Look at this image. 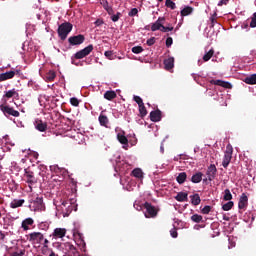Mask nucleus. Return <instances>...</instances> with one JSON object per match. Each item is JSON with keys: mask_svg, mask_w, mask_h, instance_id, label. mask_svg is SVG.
<instances>
[{"mask_svg": "<svg viewBox=\"0 0 256 256\" xmlns=\"http://www.w3.org/2000/svg\"><path fill=\"white\" fill-rule=\"evenodd\" d=\"M54 206L56 208V217L61 219V217H69V214L73 211L74 200H66L65 198H56L54 199Z\"/></svg>", "mask_w": 256, "mask_h": 256, "instance_id": "f257e3e1", "label": "nucleus"}, {"mask_svg": "<svg viewBox=\"0 0 256 256\" xmlns=\"http://www.w3.org/2000/svg\"><path fill=\"white\" fill-rule=\"evenodd\" d=\"M143 213L147 219H154V217H157V213H159V209H157V207L151 205V203L145 202L144 208H143Z\"/></svg>", "mask_w": 256, "mask_h": 256, "instance_id": "f03ea898", "label": "nucleus"}, {"mask_svg": "<svg viewBox=\"0 0 256 256\" xmlns=\"http://www.w3.org/2000/svg\"><path fill=\"white\" fill-rule=\"evenodd\" d=\"M73 31V25L69 22L63 23L58 27V35L62 41L67 39V35Z\"/></svg>", "mask_w": 256, "mask_h": 256, "instance_id": "7ed1b4c3", "label": "nucleus"}, {"mask_svg": "<svg viewBox=\"0 0 256 256\" xmlns=\"http://www.w3.org/2000/svg\"><path fill=\"white\" fill-rule=\"evenodd\" d=\"M116 137L119 143H121L123 149H127L129 147V140L127 139V136H125V131H123L121 128L117 127L115 129Z\"/></svg>", "mask_w": 256, "mask_h": 256, "instance_id": "20e7f679", "label": "nucleus"}, {"mask_svg": "<svg viewBox=\"0 0 256 256\" xmlns=\"http://www.w3.org/2000/svg\"><path fill=\"white\" fill-rule=\"evenodd\" d=\"M30 211L35 213L39 211H45V204H43V198H36L34 201L29 204Z\"/></svg>", "mask_w": 256, "mask_h": 256, "instance_id": "39448f33", "label": "nucleus"}, {"mask_svg": "<svg viewBox=\"0 0 256 256\" xmlns=\"http://www.w3.org/2000/svg\"><path fill=\"white\" fill-rule=\"evenodd\" d=\"M92 51H93V45L90 44L84 49L76 52L74 54V57L75 59H85V57H87V55H90Z\"/></svg>", "mask_w": 256, "mask_h": 256, "instance_id": "423d86ee", "label": "nucleus"}, {"mask_svg": "<svg viewBox=\"0 0 256 256\" xmlns=\"http://www.w3.org/2000/svg\"><path fill=\"white\" fill-rule=\"evenodd\" d=\"M248 205H249V198L247 197V194L243 193L240 196V199L238 202L239 211H245Z\"/></svg>", "mask_w": 256, "mask_h": 256, "instance_id": "0eeeda50", "label": "nucleus"}, {"mask_svg": "<svg viewBox=\"0 0 256 256\" xmlns=\"http://www.w3.org/2000/svg\"><path fill=\"white\" fill-rule=\"evenodd\" d=\"M85 41V36L83 35H77V36H71L68 39V42L70 45H81Z\"/></svg>", "mask_w": 256, "mask_h": 256, "instance_id": "6e6552de", "label": "nucleus"}, {"mask_svg": "<svg viewBox=\"0 0 256 256\" xmlns=\"http://www.w3.org/2000/svg\"><path fill=\"white\" fill-rule=\"evenodd\" d=\"M232 157H233V151L227 150L224 154V158L222 161V165H223L224 169H227V167H229V163H231Z\"/></svg>", "mask_w": 256, "mask_h": 256, "instance_id": "1a4fd4ad", "label": "nucleus"}, {"mask_svg": "<svg viewBox=\"0 0 256 256\" xmlns=\"http://www.w3.org/2000/svg\"><path fill=\"white\" fill-rule=\"evenodd\" d=\"M206 175L208 177V181H213V179H215V176L217 175V167H215V164L208 167Z\"/></svg>", "mask_w": 256, "mask_h": 256, "instance_id": "9d476101", "label": "nucleus"}, {"mask_svg": "<svg viewBox=\"0 0 256 256\" xmlns=\"http://www.w3.org/2000/svg\"><path fill=\"white\" fill-rule=\"evenodd\" d=\"M0 109L1 111H3L5 115H12L13 117H19V111L14 110L9 106H0Z\"/></svg>", "mask_w": 256, "mask_h": 256, "instance_id": "9b49d317", "label": "nucleus"}, {"mask_svg": "<svg viewBox=\"0 0 256 256\" xmlns=\"http://www.w3.org/2000/svg\"><path fill=\"white\" fill-rule=\"evenodd\" d=\"M24 179L26 183H28L30 189H31V185H35V183H37V178H35V175H33V172H26L24 175Z\"/></svg>", "mask_w": 256, "mask_h": 256, "instance_id": "f8f14e48", "label": "nucleus"}, {"mask_svg": "<svg viewBox=\"0 0 256 256\" xmlns=\"http://www.w3.org/2000/svg\"><path fill=\"white\" fill-rule=\"evenodd\" d=\"M165 23V17H159L157 21H155L151 25V31H161L162 25Z\"/></svg>", "mask_w": 256, "mask_h": 256, "instance_id": "ddd939ff", "label": "nucleus"}, {"mask_svg": "<svg viewBox=\"0 0 256 256\" xmlns=\"http://www.w3.org/2000/svg\"><path fill=\"white\" fill-rule=\"evenodd\" d=\"M65 235H67V229H65V228L54 229L53 237L55 239H63V237H65Z\"/></svg>", "mask_w": 256, "mask_h": 256, "instance_id": "4468645a", "label": "nucleus"}, {"mask_svg": "<svg viewBox=\"0 0 256 256\" xmlns=\"http://www.w3.org/2000/svg\"><path fill=\"white\" fill-rule=\"evenodd\" d=\"M34 127L40 132L47 131V123L43 122V120L36 119L34 122Z\"/></svg>", "mask_w": 256, "mask_h": 256, "instance_id": "2eb2a0df", "label": "nucleus"}, {"mask_svg": "<svg viewBox=\"0 0 256 256\" xmlns=\"http://www.w3.org/2000/svg\"><path fill=\"white\" fill-rule=\"evenodd\" d=\"M164 66L167 71L173 69V67H175V58L169 57L168 59H165Z\"/></svg>", "mask_w": 256, "mask_h": 256, "instance_id": "dca6fc26", "label": "nucleus"}, {"mask_svg": "<svg viewBox=\"0 0 256 256\" xmlns=\"http://www.w3.org/2000/svg\"><path fill=\"white\" fill-rule=\"evenodd\" d=\"M15 77V71L11 70L0 74V81H7V79H13Z\"/></svg>", "mask_w": 256, "mask_h": 256, "instance_id": "f3484780", "label": "nucleus"}, {"mask_svg": "<svg viewBox=\"0 0 256 256\" xmlns=\"http://www.w3.org/2000/svg\"><path fill=\"white\" fill-rule=\"evenodd\" d=\"M189 197V194L187 192H179L174 199L178 201L179 203H183L184 201H187Z\"/></svg>", "mask_w": 256, "mask_h": 256, "instance_id": "a211bd4d", "label": "nucleus"}, {"mask_svg": "<svg viewBox=\"0 0 256 256\" xmlns=\"http://www.w3.org/2000/svg\"><path fill=\"white\" fill-rule=\"evenodd\" d=\"M150 119L154 123H157L158 121H161V112L159 110L152 111L150 113Z\"/></svg>", "mask_w": 256, "mask_h": 256, "instance_id": "6ab92c4d", "label": "nucleus"}, {"mask_svg": "<svg viewBox=\"0 0 256 256\" xmlns=\"http://www.w3.org/2000/svg\"><path fill=\"white\" fill-rule=\"evenodd\" d=\"M23 203H25L24 199H14L10 203L11 209H17V207H23Z\"/></svg>", "mask_w": 256, "mask_h": 256, "instance_id": "aec40b11", "label": "nucleus"}, {"mask_svg": "<svg viewBox=\"0 0 256 256\" xmlns=\"http://www.w3.org/2000/svg\"><path fill=\"white\" fill-rule=\"evenodd\" d=\"M30 241H43L44 237L43 234L40 232H33L29 235Z\"/></svg>", "mask_w": 256, "mask_h": 256, "instance_id": "412c9836", "label": "nucleus"}, {"mask_svg": "<svg viewBox=\"0 0 256 256\" xmlns=\"http://www.w3.org/2000/svg\"><path fill=\"white\" fill-rule=\"evenodd\" d=\"M211 83L213 85H218L219 87H224L225 89H229V87H231V83L222 80H212Z\"/></svg>", "mask_w": 256, "mask_h": 256, "instance_id": "4be33fe9", "label": "nucleus"}, {"mask_svg": "<svg viewBox=\"0 0 256 256\" xmlns=\"http://www.w3.org/2000/svg\"><path fill=\"white\" fill-rule=\"evenodd\" d=\"M132 175L133 177H135L136 179H139L140 181H143V170H141L140 168H135L132 171Z\"/></svg>", "mask_w": 256, "mask_h": 256, "instance_id": "5701e85b", "label": "nucleus"}, {"mask_svg": "<svg viewBox=\"0 0 256 256\" xmlns=\"http://www.w3.org/2000/svg\"><path fill=\"white\" fill-rule=\"evenodd\" d=\"M191 181L192 183H201V181H203V173L197 172L196 174L192 175Z\"/></svg>", "mask_w": 256, "mask_h": 256, "instance_id": "b1692460", "label": "nucleus"}, {"mask_svg": "<svg viewBox=\"0 0 256 256\" xmlns=\"http://www.w3.org/2000/svg\"><path fill=\"white\" fill-rule=\"evenodd\" d=\"M176 181L177 183H179V185H183V183L187 181V173L185 172L179 173L178 176L176 177Z\"/></svg>", "mask_w": 256, "mask_h": 256, "instance_id": "393cba45", "label": "nucleus"}, {"mask_svg": "<svg viewBox=\"0 0 256 256\" xmlns=\"http://www.w3.org/2000/svg\"><path fill=\"white\" fill-rule=\"evenodd\" d=\"M115 97H117V93H115V91H113V90L106 91L104 93V99H107V101H113V99H115Z\"/></svg>", "mask_w": 256, "mask_h": 256, "instance_id": "a878e982", "label": "nucleus"}, {"mask_svg": "<svg viewBox=\"0 0 256 256\" xmlns=\"http://www.w3.org/2000/svg\"><path fill=\"white\" fill-rule=\"evenodd\" d=\"M98 121L102 127H107V125H109V118L103 114L99 116Z\"/></svg>", "mask_w": 256, "mask_h": 256, "instance_id": "bb28decb", "label": "nucleus"}, {"mask_svg": "<svg viewBox=\"0 0 256 256\" xmlns=\"http://www.w3.org/2000/svg\"><path fill=\"white\" fill-rule=\"evenodd\" d=\"M190 201H191L192 205L197 206L201 203V197L199 196V194L191 195Z\"/></svg>", "mask_w": 256, "mask_h": 256, "instance_id": "cd10ccee", "label": "nucleus"}, {"mask_svg": "<svg viewBox=\"0 0 256 256\" xmlns=\"http://www.w3.org/2000/svg\"><path fill=\"white\" fill-rule=\"evenodd\" d=\"M191 13H193V7L191 6H186L181 10L182 17H187L188 15H191Z\"/></svg>", "mask_w": 256, "mask_h": 256, "instance_id": "c85d7f7f", "label": "nucleus"}, {"mask_svg": "<svg viewBox=\"0 0 256 256\" xmlns=\"http://www.w3.org/2000/svg\"><path fill=\"white\" fill-rule=\"evenodd\" d=\"M247 85H256V74H252L245 78Z\"/></svg>", "mask_w": 256, "mask_h": 256, "instance_id": "c756f323", "label": "nucleus"}, {"mask_svg": "<svg viewBox=\"0 0 256 256\" xmlns=\"http://www.w3.org/2000/svg\"><path fill=\"white\" fill-rule=\"evenodd\" d=\"M233 199V195L231 194V190L225 189L224 190V201H231Z\"/></svg>", "mask_w": 256, "mask_h": 256, "instance_id": "7c9ffc66", "label": "nucleus"}, {"mask_svg": "<svg viewBox=\"0 0 256 256\" xmlns=\"http://www.w3.org/2000/svg\"><path fill=\"white\" fill-rule=\"evenodd\" d=\"M215 53V51L213 49H210L208 52H206L203 56V61H209V59H211V57H213V54Z\"/></svg>", "mask_w": 256, "mask_h": 256, "instance_id": "2f4dec72", "label": "nucleus"}, {"mask_svg": "<svg viewBox=\"0 0 256 256\" xmlns=\"http://www.w3.org/2000/svg\"><path fill=\"white\" fill-rule=\"evenodd\" d=\"M223 211H231L233 209V201H229L222 205Z\"/></svg>", "mask_w": 256, "mask_h": 256, "instance_id": "473e14b6", "label": "nucleus"}, {"mask_svg": "<svg viewBox=\"0 0 256 256\" xmlns=\"http://www.w3.org/2000/svg\"><path fill=\"white\" fill-rule=\"evenodd\" d=\"M191 219H192L193 223H201V221H203V216L194 214L191 216Z\"/></svg>", "mask_w": 256, "mask_h": 256, "instance_id": "72a5a7b5", "label": "nucleus"}, {"mask_svg": "<svg viewBox=\"0 0 256 256\" xmlns=\"http://www.w3.org/2000/svg\"><path fill=\"white\" fill-rule=\"evenodd\" d=\"M56 74L55 71L50 70L47 74H46V79L47 81H53V79H55Z\"/></svg>", "mask_w": 256, "mask_h": 256, "instance_id": "f704fd0d", "label": "nucleus"}, {"mask_svg": "<svg viewBox=\"0 0 256 256\" xmlns=\"http://www.w3.org/2000/svg\"><path fill=\"white\" fill-rule=\"evenodd\" d=\"M15 95H17V92L15 91V89H12L7 91L4 97H6L7 99H11V97H15Z\"/></svg>", "mask_w": 256, "mask_h": 256, "instance_id": "c9c22d12", "label": "nucleus"}, {"mask_svg": "<svg viewBox=\"0 0 256 256\" xmlns=\"http://www.w3.org/2000/svg\"><path fill=\"white\" fill-rule=\"evenodd\" d=\"M139 113L141 117H145L147 115V109L145 108V104L143 103L142 105H139Z\"/></svg>", "mask_w": 256, "mask_h": 256, "instance_id": "e433bc0d", "label": "nucleus"}, {"mask_svg": "<svg viewBox=\"0 0 256 256\" xmlns=\"http://www.w3.org/2000/svg\"><path fill=\"white\" fill-rule=\"evenodd\" d=\"M160 31H162V33H169V31H173V26H171V25L164 26L162 24V27L160 28Z\"/></svg>", "mask_w": 256, "mask_h": 256, "instance_id": "4c0bfd02", "label": "nucleus"}, {"mask_svg": "<svg viewBox=\"0 0 256 256\" xmlns=\"http://www.w3.org/2000/svg\"><path fill=\"white\" fill-rule=\"evenodd\" d=\"M132 53H135V55H139V53H143V47H141V46H134L132 48Z\"/></svg>", "mask_w": 256, "mask_h": 256, "instance_id": "58836bf2", "label": "nucleus"}, {"mask_svg": "<svg viewBox=\"0 0 256 256\" xmlns=\"http://www.w3.org/2000/svg\"><path fill=\"white\" fill-rule=\"evenodd\" d=\"M216 17H217V13H214L210 17V27H215V24L217 23Z\"/></svg>", "mask_w": 256, "mask_h": 256, "instance_id": "ea45409f", "label": "nucleus"}, {"mask_svg": "<svg viewBox=\"0 0 256 256\" xmlns=\"http://www.w3.org/2000/svg\"><path fill=\"white\" fill-rule=\"evenodd\" d=\"M166 7H168L169 9H176V5L175 2H173L172 0H166Z\"/></svg>", "mask_w": 256, "mask_h": 256, "instance_id": "a19ab883", "label": "nucleus"}, {"mask_svg": "<svg viewBox=\"0 0 256 256\" xmlns=\"http://www.w3.org/2000/svg\"><path fill=\"white\" fill-rule=\"evenodd\" d=\"M144 205L145 204H141L139 202H134V208L136 209V211H143V208H144Z\"/></svg>", "mask_w": 256, "mask_h": 256, "instance_id": "79ce46f5", "label": "nucleus"}, {"mask_svg": "<svg viewBox=\"0 0 256 256\" xmlns=\"http://www.w3.org/2000/svg\"><path fill=\"white\" fill-rule=\"evenodd\" d=\"M104 55L106 59H109L110 61H113V59H115V57L113 56V51H105Z\"/></svg>", "mask_w": 256, "mask_h": 256, "instance_id": "37998d69", "label": "nucleus"}, {"mask_svg": "<svg viewBox=\"0 0 256 256\" xmlns=\"http://www.w3.org/2000/svg\"><path fill=\"white\" fill-rule=\"evenodd\" d=\"M201 213H203V215H209V213H211V206H204Z\"/></svg>", "mask_w": 256, "mask_h": 256, "instance_id": "c03bdc74", "label": "nucleus"}, {"mask_svg": "<svg viewBox=\"0 0 256 256\" xmlns=\"http://www.w3.org/2000/svg\"><path fill=\"white\" fill-rule=\"evenodd\" d=\"M121 17V12H117V14H112L111 16V20L114 22V23H117V21H119V18Z\"/></svg>", "mask_w": 256, "mask_h": 256, "instance_id": "a18cd8bd", "label": "nucleus"}, {"mask_svg": "<svg viewBox=\"0 0 256 256\" xmlns=\"http://www.w3.org/2000/svg\"><path fill=\"white\" fill-rule=\"evenodd\" d=\"M33 223H35L33 218H26L25 220L22 221V225H33Z\"/></svg>", "mask_w": 256, "mask_h": 256, "instance_id": "49530a36", "label": "nucleus"}, {"mask_svg": "<svg viewBox=\"0 0 256 256\" xmlns=\"http://www.w3.org/2000/svg\"><path fill=\"white\" fill-rule=\"evenodd\" d=\"M70 103L71 105H73V107H79V99H77L76 97L71 98Z\"/></svg>", "mask_w": 256, "mask_h": 256, "instance_id": "de8ad7c7", "label": "nucleus"}, {"mask_svg": "<svg viewBox=\"0 0 256 256\" xmlns=\"http://www.w3.org/2000/svg\"><path fill=\"white\" fill-rule=\"evenodd\" d=\"M101 5L105 9V11L111 8V6L109 5V1L107 0H102Z\"/></svg>", "mask_w": 256, "mask_h": 256, "instance_id": "09e8293b", "label": "nucleus"}, {"mask_svg": "<svg viewBox=\"0 0 256 256\" xmlns=\"http://www.w3.org/2000/svg\"><path fill=\"white\" fill-rule=\"evenodd\" d=\"M71 63L72 65H76V67H79V65L83 66V63L77 62V58H75V55L71 57Z\"/></svg>", "mask_w": 256, "mask_h": 256, "instance_id": "8fccbe9b", "label": "nucleus"}, {"mask_svg": "<svg viewBox=\"0 0 256 256\" xmlns=\"http://www.w3.org/2000/svg\"><path fill=\"white\" fill-rule=\"evenodd\" d=\"M250 27L252 29H255V27H256V12L253 14L252 20L250 22Z\"/></svg>", "mask_w": 256, "mask_h": 256, "instance_id": "3c124183", "label": "nucleus"}, {"mask_svg": "<svg viewBox=\"0 0 256 256\" xmlns=\"http://www.w3.org/2000/svg\"><path fill=\"white\" fill-rule=\"evenodd\" d=\"M139 13V10L137 8H132L130 12L128 13L129 17H135Z\"/></svg>", "mask_w": 256, "mask_h": 256, "instance_id": "603ef678", "label": "nucleus"}, {"mask_svg": "<svg viewBox=\"0 0 256 256\" xmlns=\"http://www.w3.org/2000/svg\"><path fill=\"white\" fill-rule=\"evenodd\" d=\"M133 99H134L135 103H137L138 107H139V105H143V99L141 97L134 96Z\"/></svg>", "mask_w": 256, "mask_h": 256, "instance_id": "864d4df0", "label": "nucleus"}, {"mask_svg": "<svg viewBox=\"0 0 256 256\" xmlns=\"http://www.w3.org/2000/svg\"><path fill=\"white\" fill-rule=\"evenodd\" d=\"M170 235H171V237H173L174 239H176V237H177V228H173L172 230H170Z\"/></svg>", "mask_w": 256, "mask_h": 256, "instance_id": "5fc2aeb1", "label": "nucleus"}, {"mask_svg": "<svg viewBox=\"0 0 256 256\" xmlns=\"http://www.w3.org/2000/svg\"><path fill=\"white\" fill-rule=\"evenodd\" d=\"M146 44L151 47V45H155V37H152L147 40Z\"/></svg>", "mask_w": 256, "mask_h": 256, "instance_id": "6e6d98bb", "label": "nucleus"}, {"mask_svg": "<svg viewBox=\"0 0 256 256\" xmlns=\"http://www.w3.org/2000/svg\"><path fill=\"white\" fill-rule=\"evenodd\" d=\"M173 45V38L168 37L166 39V47H171Z\"/></svg>", "mask_w": 256, "mask_h": 256, "instance_id": "4d7b16f0", "label": "nucleus"}, {"mask_svg": "<svg viewBox=\"0 0 256 256\" xmlns=\"http://www.w3.org/2000/svg\"><path fill=\"white\" fill-rule=\"evenodd\" d=\"M51 169H54V171L56 172V173H59V171H60V173H65V169H59L57 166H52L51 167Z\"/></svg>", "mask_w": 256, "mask_h": 256, "instance_id": "13d9d810", "label": "nucleus"}, {"mask_svg": "<svg viewBox=\"0 0 256 256\" xmlns=\"http://www.w3.org/2000/svg\"><path fill=\"white\" fill-rule=\"evenodd\" d=\"M229 3V0H221L218 2V7H222V5H227Z\"/></svg>", "mask_w": 256, "mask_h": 256, "instance_id": "bf43d9fd", "label": "nucleus"}, {"mask_svg": "<svg viewBox=\"0 0 256 256\" xmlns=\"http://www.w3.org/2000/svg\"><path fill=\"white\" fill-rule=\"evenodd\" d=\"M106 11L108 15H113V7L108 8Z\"/></svg>", "mask_w": 256, "mask_h": 256, "instance_id": "052dcab7", "label": "nucleus"}, {"mask_svg": "<svg viewBox=\"0 0 256 256\" xmlns=\"http://www.w3.org/2000/svg\"><path fill=\"white\" fill-rule=\"evenodd\" d=\"M22 227H23L24 231L29 230V225H22Z\"/></svg>", "mask_w": 256, "mask_h": 256, "instance_id": "680f3d73", "label": "nucleus"}, {"mask_svg": "<svg viewBox=\"0 0 256 256\" xmlns=\"http://www.w3.org/2000/svg\"><path fill=\"white\" fill-rule=\"evenodd\" d=\"M160 151L161 153H165V148L163 147V144H161Z\"/></svg>", "mask_w": 256, "mask_h": 256, "instance_id": "e2e57ef3", "label": "nucleus"}, {"mask_svg": "<svg viewBox=\"0 0 256 256\" xmlns=\"http://www.w3.org/2000/svg\"><path fill=\"white\" fill-rule=\"evenodd\" d=\"M49 256H59L55 252H51Z\"/></svg>", "mask_w": 256, "mask_h": 256, "instance_id": "0e129e2a", "label": "nucleus"}, {"mask_svg": "<svg viewBox=\"0 0 256 256\" xmlns=\"http://www.w3.org/2000/svg\"><path fill=\"white\" fill-rule=\"evenodd\" d=\"M10 149L7 147H3V151H9Z\"/></svg>", "mask_w": 256, "mask_h": 256, "instance_id": "69168bd1", "label": "nucleus"}, {"mask_svg": "<svg viewBox=\"0 0 256 256\" xmlns=\"http://www.w3.org/2000/svg\"><path fill=\"white\" fill-rule=\"evenodd\" d=\"M179 27H181V23L178 24V26L176 27V30L179 29Z\"/></svg>", "mask_w": 256, "mask_h": 256, "instance_id": "338daca9", "label": "nucleus"}, {"mask_svg": "<svg viewBox=\"0 0 256 256\" xmlns=\"http://www.w3.org/2000/svg\"><path fill=\"white\" fill-rule=\"evenodd\" d=\"M13 256H19V254H17V253H14V254H13Z\"/></svg>", "mask_w": 256, "mask_h": 256, "instance_id": "774afa93", "label": "nucleus"}]
</instances>
